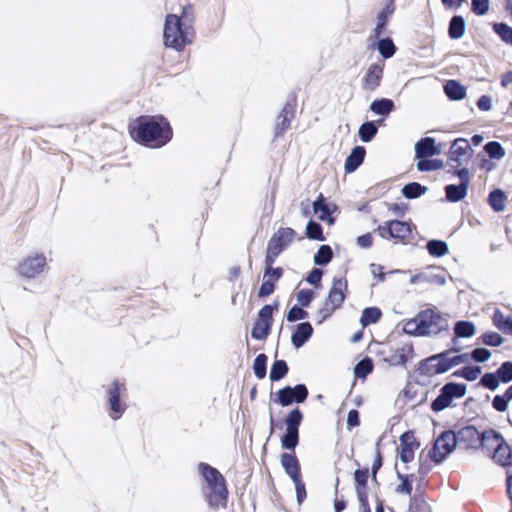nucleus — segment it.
<instances>
[{"mask_svg": "<svg viewBox=\"0 0 512 512\" xmlns=\"http://www.w3.org/2000/svg\"><path fill=\"white\" fill-rule=\"evenodd\" d=\"M501 432L494 428H486L482 432L472 424L459 429L449 428L443 430L434 440L428 450V457L435 465L444 463L457 447L465 450H483L487 442L500 439Z\"/></svg>", "mask_w": 512, "mask_h": 512, "instance_id": "f257e3e1", "label": "nucleus"}, {"mask_svg": "<svg viewBox=\"0 0 512 512\" xmlns=\"http://www.w3.org/2000/svg\"><path fill=\"white\" fill-rule=\"evenodd\" d=\"M128 133L134 142L149 149H160L173 137L172 126L162 114L139 115L128 124Z\"/></svg>", "mask_w": 512, "mask_h": 512, "instance_id": "f03ea898", "label": "nucleus"}, {"mask_svg": "<svg viewBox=\"0 0 512 512\" xmlns=\"http://www.w3.org/2000/svg\"><path fill=\"white\" fill-rule=\"evenodd\" d=\"M462 349V346L449 347L421 359L414 368V374L431 378L450 371L471 358L469 352L460 353Z\"/></svg>", "mask_w": 512, "mask_h": 512, "instance_id": "7ed1b4c3", "label": "nucleus"}, {"mask_svg": "<svg viewBox=\"0 0 512 512\" xmlns=\"http://www.w3.org/2000/svg\"><path fill=\"white\" fill-rule=\"evenodd\" d=\"M197 471L205 485L203 495L208 507L213 510H217L220 506L226 507L229 490L223 474L216 467L206 462H199Z\"/></svg>", "mask_w": 512, "mask_h": 512, "instance_id": "20e7f679", "label": "nucleus"}, {"mask_svg": "<svg viewBox=\"0 0 512 512\" xmlns=\"http://www.w3.org/2000/svg\"><path fill=\"white\" fill-rule=\"evenodd\" d=\"M448 314H444L434 305L418 311L407 324L413 325V330L404 328V333L412 337L437 336L449 330Z\"/></svg>", "mask_w": 512, "mask_h": 512, "instance_id": "39448f33", "label": "nucleus"}, {"mask_svg": "<svg viewBox=\"0 0 512 512\" xmlns=\"http://www.w3.org/2000/svg\"><path fill=\"white\" fill-rule=\"evenodd\" d=\"M195 31L190 27V23L181 22L180 17L174 13H168L165 16L163 25V45L166 48L177 52L193 43Z\"/></svg>", "mask_w": 512, "mask_h": 512, "instance_id": "423d86ee", "label": "nucleus"}, {"mask_svg": "<svg viewBox=\"0 0 512 512\" xmlns=\"http://www.w3.org/2000/svg\"><path fill=\"white\" fill-rule=\"evenodd\" d=\"M416 225L411 219H389L379 224L373 231L384 240H394L395 243L406 245L413 237Z\"/></svg>", "mask_w": 512, "mask_h": 512, "instance_id": "0eeeda50", "label": "nucleus"}, {"mask_svg": "<svg viewBox=\"0 0 512 512\" xmlns=\"http://www.w3.org/2000/svg\"><path fill=\"white\" fill-rule=\"evenodd\" d=\"M304 414L297 406L292 408L285 416V431L280 436L281 448L285 451H294L300 443V426Z\"/></svg>", "mask_w": 512, "mask_h": 512, "instance_id": "6e6552de", "label": "nucleus"}, {"mask_svg": "<svg viewBox=\"0 0 512 512\" xmlns=\"http://www.w3.org/2000/svg\"><path fill=\"white\" fill-rule=\"evenodd\" d=\"M467 393V384L456 381L446 382L439 390L438 396L432 400L430 408L439 413L455 406L454 400L464 397Z\"/></svg>", "mask_w": 512, "mask_h": 512, "instance_id": "1a4fd4ad", "label": "nucleus"}, {"mask_svg": "<svg viewBox=\"0 0 512 512\" xmlns=\"http://www.w3.org/2000/svg\"><path fill=\"white\" fill-rule=\"evenodd\" d=\"M125 392V383L119 379H114L107 390V411L113 420L120 419L127 409L126 403L120 400Z\"/></svg>", "mask_w": 512, "mask_h": 512, "instance_id": "9d476101", "label": "nucleus"}, {"mask_svg": "<svg viewBox=\"0 0 512 512\" xmlns=\"http://www.w3.org/2000/svg\"><path fill=\"white\" fill-rule=\"evenodd\" d=\"M312 211L317 215L318 219L325 222L328 226L336 223L341 208L335 202H330L323 193H319L316 199L311 203Z\"/></svg>", "mask_w": 512, "mask_h": 512, "instance_id": "9b49d317", "label": "nucleus"}, {"mask_svg": "<svg viewBox=\"0 0 512 512\" xmlns=\"http://www.w3.org/2000/svg\"><path fill=\"white\" fill-rule=\"evenodd\" d=\"M47 266L43 253H35L23 258L17 265V273L25 279H34L41 274Z\"/></svg>", "mask_w": 512, "mask_h": 512, "instance_id": "f8f14e48", "label": "nucleus"}, {"mask_svg": "<svg viewBox=\"0 0 512 512\" xmlns=\"http://www.w3.org/2000/svg\"><path fill=\"white\" fill-rule=\"evenodd\" d=\"M474 155V150L469 140L464 137L455 138L450 142V148L447 153L448 163L468 164Z\"/></svg>", "mask_w": 512, "mask_h": 512, "instance_id": "ddd939ff", "label": "nucleus"}, {"mask_svg": "<svg viewBox=\"0 0 512 512\" xmlns=\"http://www.w3.org/2000/svg\"><path fill=\"white\" fill-rule=\"evenodd\" d=\"M415 430H406L400 437V449L396 448L397 457L404 464H408L414 460L415 451L420 448V440L414 436Z\"/></svg>", "mask_w": 512, "mask_h": 512, "instance_id": "4468645a", "label": "nucleus"}, {"mask_svg": "<svg viewBox=\"0 0 512 512\" xmlns=\"http://www.w3.org/2000/svg\"><path fill=\"white\" fill-rule=\"evenodd\" d=\"M354 464L358 466V468L353 472V481L357 501L358 503L362 501L369 502V467L360 466L358 460H354Z\"/></svg>", "mask_w": 512, "mask_h": 512, "instance_id": "2eb2a0df", "label": "nucleus"}, {"mask_svg": "<svg viewBox=\"0 0 512 512\" xmlns=\"http://www.w3.org/2000/svg\"><path fill=\"white\" fill-rule=\"evenodd\" d=\"M508 423L512 427V420L508 418ZM497 446L489 456L499 466L510 469L512 467V445L508 443L501 433L500 439L496 440Z\"/></svg>", "mask_w": 512, "mask_h": 512, "instance_id": "dca6fc26", "label": "nucleus"}, {"mask_svg": "<svg viewBox=\"0 0 512 512\" xmlns=\"http://www.w3.org/2000/svg\"><path fill=\"white\" fill-rule=\"evenodd\" d=\"M297 232L291 227H280L268 240L267 247L282 254L292 244Z\"/></svg>", "mask_w": 512, "mask_h": 512, "instance_id": "f3484780", "label": "nucleus"}, {"mask_svg": "<svg viewBox=\"0 0 512 512\" xmlns=\"http://www.w3.org/2000/svg\"><path fill=\"white\" fill-rule=\"evenodd\" d=\"M273 323L274 318L260 308L251 328V338L256 341H265L271 334Z\"/></svg>", "mask_w": 512, "mask_h": 512, "instance_id": "a211bd4d", "label": "nucleus"}, {"mask_svg": "<svg viewBox=\"0 0 512 512\" xmlns=\"http://www.w3.org/2000/svg\"><path fill=\"white\" fill-rule=\"evenodd\" d=\"M347 294V279L345 277H334L325 301L340 309L347 298Z\"/></svg>", "mask_w": 512, "mask_h": 512, "instance_id": "6ab92c4d", "label": "nucleus"}, {"mask_svg": "<svg viewBox=\"0 0 512 512\" xmlns=\"http://www.w3.org/2000/svg\"><path fill=\"white\" fill-rule=\"evenodd\" d=\"M415 356V350L412 342L405 343L402 347L394 350L391 356L382 358V361L390 366L405 367Z\"/></svg>", "mask_w": 512, "mask_h": 512, "instance_id": "aec40b11", "label": "nucleus"}, {"mask_svg": "<svg viewBox=\"0 0 512 512\" xmlns=\"http://www.w3.org/2000/svg\"><path fill=\"white\" fill-rule=\"evenodd\" d=\"M314 328L309 321H302L293 326L291 344L298 350L302 348L313 336Z\"/></svg>", "mask_w": 512, "mask_h": 512, "instance_id": "412c9836", "label": "nucleus"}, {"mask_svg": "<svg viewBox=\"0 0 512 512\" xmlns=\"http://www.w3.org/2000/svg\"><path fill=\"white\" fill-rule=\"evenodd\" d=\"M471 181H459L458 184L452 183L444 186L445 196L440 199L441 202L458 203L463 201L467 195Z\"/></svg>", "mask_w": 512, "mask_h": 512, "instance_id": "4be33fe9", "label": "nucleus"}, {"mask_svg": "<svg viewBox=\"0 0 512 512\" xmlns=\"http://www.w3.org/2000/svg\"><path fill=\"white\" fill-rule=\"evenodd\" d=\"M384 70V62L372 63L362 78V87L365 90H376L382 81Z\"/></svg>", "mask_w": 512, "mask_h": 512, "instance_id": "5701e85b", "label": "nucleus"}, {"mask_svg": "<svg viewBox=\"0 0 512 512\" xmlns=\"http://www.w3.org/2000/svg\"><path fill=\"white\" fill-rule=\"evenodd\" d=\"M367 49L377 50L384 60L391 59L398 50L390 36L368 41Z\"/></svg>", "mask_w": 512, "mask_h": 512, "instance_id": "b1692460", "label": "nucleus"}, {"mask_svg": "<svg viewBox=\"0 0 512 512\" xmlns=\"http://www.w3.org/2000/svg\"><path fill=\"white\" fill-rule=\"evenodd\" d=\"M280 463L285 474L291 479L302 477L301 465L296 456L295 450L292 452H283L280 455Z\"/></svg>", "mask_w": 512, "mask_h": 512, "instance_id": "393cba45", "label": "nucleus"}, {"mask_svg": "<svg viewBox=\"0 0 512 512\" xmlns=\"http://www.w3.org/2000/svg\"><path fill=\"white\" fill-rule=\"evenodd\" d=\"M366 156V148L362 145H355L347 155L344 162L345 174L355 172L363 163Z\"/></svg>", "mask_w": 512, "mask_h": 512, "instance_id": "a878e982", "label": "nucleus"}, {"mask_svg": "<svg viewBox=\"0 0 512 512\" xmlns=\"http://www.w3.org/2000/svg\"><path fill=\"white\" fill-rule=\"evenodd\" d=\"M369 111L376 116H383V118H389L390 114L396 111V104L394 100L391 98H375L369 105Z\"/></svg>", "mask_w": 512, "mask_h": 512, "instance_id": "bb28decb", "label": "nucleus"}, {"mask_svg": "<svg viewBox=\"0 0 512 512\" xmlns=\"http://www.w3.org/2000/svg\"><path fill=\"white\" fill-rule=\"evenodd\" d=\"M444 92L450 101H461L467 96V87L458 79L446 80Z\"/></svg>", "mask_w": 512, "mask_h": 512, "instance_id": "cd10ccee", "label": "nucleus"}, {"mask_svg": "<svg viewBox=\"0 0 512 512\" xmlns=\"http://www.w3.org/2000/svg\"><path fill=\"white\" fill-rule=\"evenodd\" d=\"M374 371V362L370 356H364L359 362L356 363L353 369L354 380L351 385V389L354 388L356 384V379H360L361 381H365L367 377L372 374ZM352 390H350L351 392Z\"/></svg>", "mask_w": 512, "mask_h": 512, "instance_id": "c85d7f7f", "label": "nucleus"}, {"mask_svg": "<svg viewBox=\"0 0 512 512\" xmlns=\"http://www.w3.org/2000/svg\"><path fill=\"white\" fill-rule=\"evenodd\" d=\"M466 20L460 14H454L448 22V37L451 40H459L464 37L466 33Z\"/></svg>", "mask_w": 512, "mask_h": 512, "instance_id": "c756f323", "label": "nucleus"}, {"mask_svg": "<svg viewBox=\"0 0 512 512\" xmlns=\"http://www.w3.org/2000/svg\"><path fill=\"white\" fill-rule=\"evenodd\" d=\"M508 199L507 193L502 188H493L487 197V203L495 213L503 212Z\"/></svg>", "mask_w": 512, "mask_h": 512, "instance_id": "7c9ffc66", "label": "nucleus"}, {"mask_svg": "<svg viewBox=\"0 0 512 512\" xmlns=\"http://www.w3.org/2000/svg\"><path fill=\"white\" fill-rule=\"evenodd\" d=\"M394 469H395L396 477L400 481V483L395 487V492L397 494L411 495V493L413 491V482H414V480H416L415 474L401 473L398 470L397 462H395Z\"/></svg>", "mask_w": 512, "mask_h": 512, "instance_id": "2f4dec72", "label": "nucleus"}, {"mask_svg": "<svg viewBox=\"0 0 512 512\" xmlns=\"http://www.w3.org/2000/svg\"><path fill=\"white\" fill-rule=\"evenodd\" d=\"M493 325L506 335H512V315H504L501 309L496 308L492 315Z\"/></svg>", "mask_w": 512, "mask_h": 512, "instance_id": "473e14b6", "label": "nucleus"}, {"mask_svg": "<svg viewBox=\"0 0 512 512\" xmlns=\"http://www.w3.org/2000/svg\"><path fill=\"white\" fill-rule=\"evenodd\" d=\"M428 187L416 181H411L401 188L402 196L407 200H415L425 195Z\"/></svg>", "mask_w": 512, "mask_h": 512, "instance_id": "72a5a7b5", "label": "nucleus"}, {"mask_svg": "<svg viewBox=\"0 0 512 512\" xmlns=\"http://www.w3.org/2000/svg\"><path fill=\"white\" fill-rule=\"evenodd\" d=\"M425 249L433 258H442L449 253V245L445 240L432 238L426 242Z\"/></svg>", "mask_w": 512, "mask_h": 512, "instance_id": "f704fd0d", "label": "nucleus"}, {"mask_svg": "<svg viewBox=\"0 0 512 512\" xmlns=\"http://www.w3.org/2000/svg\"><path fill=\"white\" fill-rule=\"evenodd\" d=\"M277 352L275 353V359L271 365L269 372V379L272 383L279 382L284 379L288 372L289 366L284 359H277Z\"/></svg>", "mask_w": 512, "mask_h": 512, "instance_id": "c9c22d12", "label": "nucleus"}, {"mask_svg": "<svg viewBox=\"0 0 512 512\" xmlns=\"http://www.w3.org/2000/svg\"><path fill=\"white\" fill-rule=\"evenodd\" d=\"M417 160L416 168L419 172H432L445 169L446 165L441 158H415Z\"/></svg>", "mask_w": 512, "mask_h": 512, "instance_id": "e433bc0d", "label": "nucleus"}, {"mask_svg": "<svg viewBox=\"0 0 512 512\" xmlns=\"http://www.w3.org/2000/svg\"><path fill=\"white\" fill-rule=\"evenodd\" d=\"M382 310L377 306L365 307L362 310L359 322L363 328L378 323L382 318Z\"/></svg>", "mask_w": 512, "mask_h": 512, "instance_id": "4c0bfd02", "label": "nucleus"}, {"mask_svg": "<svg viewBox=\"0 0 512 512\" xmlns=\"http://www.w3.org/2000/svg\"><path fill=\"white\" fill-rule=\"evenodd\" d=\"M482 372V368L479 365L466 364L453 371L452 376L457 378H463L466 381H475Z\"/></svg>", "mask_w": 512, "mask_h": 512, "instance_id": "58836bf2", "label": "nucleus"}, {"mask_svg": "<svg viewBox=\"0 0 512 512\" xmlns=\"http://www.w3.org/2000/svg\"><path fill=\"white\" fill-rule=\"evenodd\" d=\"M334 254L330 245L321 244L313 256L315 266L326 267L333 260Z\"/></svg>", "mask_w": 512, "mask_h": 512, "instance_id": "ea45409f", "label": "nucleus"}, {"mask_svg": "<svg viewBox=\"0 0 512 512\" xmlns=\"http://www.w3.org/2000/svg\"><path fill=\"white\" fill-rule=\"evenodd\" d=\"M477 328L471 320H457L454 324V333L457 338H471L476 334Z\"/></svg>", "mask_w": 512, "mask_h": 512, "instance_id": "a19ab883", "label": "nucleus"}, {"mask_svg": "<svg viewBox=\"0 0 512 512\" xmlns=\"http://www.w3.org/2000/svg\"><path fill=\"white\" fill-rule=\"evenodd\" d=\"M291 392V385H285L284 387L278 389L276 392H271L270 401L282 407L291 406L293 404Z\"/></svg>", "mask_w": 512, "mask_h": 512, "instance_id": "79ce46f5", "label": "nucleus"}, {"mask_svg": "<svg viewBox=\"0 0 512 512\" xmlns=\"http://www.w3.org/2000/svg\"><path fill=\"white\" fill-rule=\"evenodd\" d=\"M305 237L312 241H325L326 236L324 235L323 226L310 218L305 226Z\"/></svg>", "mask_w": 512, "mask_h": 512, "instance_id": "37998d69", "label": "nucleus"}, {"mask_svg": "<svg viewBox=\"0 0 512 512\" xmlns=\"http://www.w3.org/2000/svg\"><path fill=\"white\" fill-rule=\"evenodd\" d=\"M453 162H447V169L445 170V172L449 175H451L452 177H457L459 179V181H471L472 180V173L470 171V169L467 167V165L465 164H458V163H455V164H452Z\"/></svg>", "mask_w": 512, "mask_h": 512, "instance_id": "c03bdc74", "label": "nucleus"}, {"mask_svg": "<svg viewBox=\"0 0 512 512\" xmlns=\"http://www.w3.org/2000/svg\"><path fill=\"white\" fill-rule=\"evenodd\" d=\"M377 133L376 125L370 120L364 121L358 128V137L364 143L372 142Z\"/></svg>", "mask_w": 512, "mask_h": 512, "instance_id": "a18cd8bd", "label": "nucleus"}, {"mask_svg": "<svg viewBox=\"0 0 512 512\" xmlns=\"http://www.w3.org/2000/svg\"><path fill=\"white\" fill-rule=\"evenodd\" d=\"M483 152H485L490 159L501 160L506 155V150L503 145L496 140L488 141L483 146Z\"/></svg>", "mask_w": 512, "mask_h": 512, "instance_id": "49530a36", "label": "nucleus"}, {"mask_svg": "<svg viewBox=\"0 0 512 512\" xmlns=\"http://www.w3.org/2000/svg\"><path fill=\"white\" fill-rule=\"evenodd\" d=\"M493 32L502 42L512 46V26L506 22H493L491 24Z\"/></svg>", "mask_w": 512, "mask_h": 512, "instance_id": "de8ad7c7", "label": "nucleus"}, {"mask_svg": "<svg viewBox=\"0 0 512 512\" xmlns=\"http://www.w3.org/2000/svg\"><path fill=\"white\" fill-rule=\"evenodd\" d=\"M309 317V313L305 307L300 306L299 304H294L290 307L285 313L284 318L289 323H296L298 321H303Z\"/></svg>", "mask_w": 512, "mask_h": 512, "instance_id": "09e8293b", "label": "nucleus"}, {"mask_svg": "<svg viewBox=\"0 0 512 512\" xmlns=\"http://www.w3.org/2000/svg\"><path fill=\"white\" fill-rule=\"evenodd\" d=\"M422 453H423V451L420 453L419 458H418V462H419V466H418V470H417L418 476L416 477L417 489L419 488V486H421L425 483L427 475L433 468L432 463H434L428 456L426 459H423Z\"/></svg>", "mask_w": 512, "mask_h": 512, "instance_id": "8fccbe9b", "label": "nucleus"}, {"mask_svg": "<svg viewBox=\"0 0 512 512\" xmlns=\"http://www.w3.org/2000/svg\"><path fill=\"white\" fill-rule=\"evenodd\" d=\"M267 364H268V356L264 353L258 354L252 364V370L255 377L258 380H262L267 375Z\"/></svg>", "mask_w": 512, "mask_h": 512, "instance_id": "3c124183", "label": "nucleus"}, {"mask_svg": "<svg viewBox=\"0 0 512 512\" xmlns=\"http://www.w3.org/2000/svg\"><path fill=\"white\" fill-rule=\"evenodd\" d=\"M478 340L494 348L500 347L505 342V338L500 333L491 330L482 333Z\"/></svg>", "mask_w": 512, "mask_h": 512, "instance_id": "603ef678", "label": "nucleus"}, {"mask_svg": "<svg viewBox=\"0 0 512 512\" xmlns=\"http://www.w3.org/2000/svg\"><path fill=\"white\" fill-rule=\"evenodd\" d=\"M500 383H501V381H500V378H499L496 370L493 372H485L481 376L480 381H479V385H481L482 387H484L485 389H488L490 391L497 390Z\"/></svg>", "mask_w": 512, "mask_h": 512, "instance_id": "864d4df0", "label": "nucleus"}, {"mask_svg": "<svg viewBox=\"0 0 512 512\" xmlns=\"http://www.w3.org/2000/svg\"><path fill=\"white\" fill-rule=\"evenodd\" d=\"M316 297L317 293L310 288L299 289L296 293L297 304L305 308H308Z\"/></svg>", "mask_w": 512, "mask_h": 512, "instance_id": "5fc2aeb1", "label": "nucleus"}, {"mask_svg": "<svg viewBox=\"0 0 512 512\" xmlns=\"http://www.w3.org/2000/svg\"><path fill=\"white\" fill-rule=\"evenodd\" d=\"M323 274V270H321L320 268L313 267L306 273L303 280L308 284L312 285L315 290H318L322 288Z\"/></svg>", "mask_w": 512, "mask_h": 512, "instance_id": "6e6d98bb", "label": "nucleus"}, {"mask_svg": "<svg viewBox=\"0 0 512 512\" xmlns=\"http://www.w3.org/2000/svg\"><path fill=\"white\" fill-rule=\"evenodd\" d=\"M427 140H435L434 137L426 136L420 138L414 145V151H415V158H427L430 157V154L428 152H431L433 146H430L429 143L425 142Z\"/></svg>", "mask_w": 512, "mask_h": 512, "instance_id": "4d7b16f0", "label": "nucleus"}, {"mask_svg": "<svg viewBox=\"0 0 512 512\" xmlns=\"http://www.w3.org/2000/svg\"><path fill=\"white\" fill-rule=\"evenodd\" d=\"M396 10V0H384V4L376 15V19L389 22Z\"/></svg>", "mask_w": 512, "mask_h": 512, "instance_id": "13d9d810", "label": "nucleus"}, {"mask_svg": "<svg viewBox=\"0 0 512 512\" xmlns=\"http://www.w3.org/2000/svg\"><path fill=\"white\" fill-rule=\"evenodd\" d=\"M285 270L282 266L263 268V278L274 285L278 286V282L283 278Z\"/></svg>", "mask_w": 512, "mask_h": 512, "instance_id": "bf43d9fd", "label": "nucleus"}, {"mask_svg": "<svg viewBox=\"0 0 512 512\" xmlns=\"http://www.w3.org/2000/svg\"><path fill=\"white\" fill-rule=\"evenodd\" d=\"M293 118H290L288 115H283L279 113V115L276 118V122L274 125V137L278 138L280 136H283L286 131L289 129L291 125V121Z\"/></svg>", "mask_w": 512, "mask_h": 512, "instance_id": "052dcab7", "label": "nucleus"}, {"mask_svg": "<svg viewBox=\"0 0 512 512\" xmlns=\"http://www.w3.org/2000/svg\"><path fill=\"white\" fill-rule=\"evenodd\" d=\"M291 389V398L293 399V403L301 404L307 400L309 391L306 384L298 383L295 386H291Z\"/></svg>", "mask_w": 512, "mask_h": 512, "instance_id": "680f3d73", "label": "nucleus"}, {"mask_svg": "<svg viewBox=\"0 0 512 512\" xmlns=\"http://www.w3.org/2000/svg\"><path fill=\"white\" fill-rule=\"evenodd\" d=\"M501 383L508 384L512 382V361H504L496 370Z\"/></svg>", "mask_w": 512, "mask_h": 512, "instance_id": "e2e57ef3", "label": "nucleus"}, {"mask_svg": "<svg viewBox=\"0 0 512 512\" xmlns=\"http://www.w3.org/2000/svg\"><path fill=\"white\" fill-rule=\"evenodd\" d=\"M297 106V94L295 92H291L282 107L280 113L283 115H288L290 118L295 117V111Z\"/></svg>", "mask_w": 512, "mask_h": 512, "instance_id": "0e129e2a", "label": "nucleus"}, {"mask_svg": "<svg viewBox=\"0 0 512 512\" xmlns=\"http://www.w3.org/2000/svg\"><path fill=\"white\" fill-rule=\"evenodd\" d=\"M292 482L295 487L296 502L300 506L305 502V500L307 498L306 485H305V482L303 481V477L294 479V480H292Z\"/></svg>", "mask_w": 512, "mask_h": 512, "instance_id": "69168bd1", "label": "nucleus"}, {"mask_svg": "<svg viewBox=\"0 0 512 512\" xmlns=\"http://www.w3.org/2000/svg\"><path fill=\"white\" fill-rule=\"evenodd\" d=\"M338 308L332 306L330 303L324 301L322 306L317 310V324L320 325L328 320Z\"/></svg>", "mask_w": 512, "mask_h": 512, "instance_id": "338daca9", "label": "nucleus"}, {"mask_svg": "<svg viewBox=\"0 0 512 512\" xmlns=\"http://www.w3.org/2000/svg\"><path fill=\"white\" fill-rule=\"evenodd\" d=\"M490 10V0H471V12L479 17L485 16Z\"/></svg>", "mask_w": 512, "mask_h": 512, "instance_id": "774afa93", "label": "nucleus"}]
</instances>
